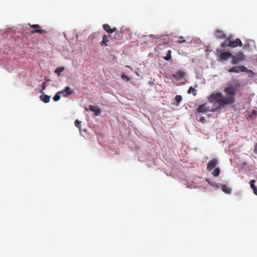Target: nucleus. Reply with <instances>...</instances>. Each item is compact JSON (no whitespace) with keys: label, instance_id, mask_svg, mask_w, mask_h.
Here are the masks:
<instances>
[{"label":"nucleus","instance_id":"16","mask_svg":"<svg viewBox=\"0 0 257 257\" xmlns=\"http://www.w3.org/2000/svg\"><path fill=\"white\" fill-rule=\"evenodd\" d=\"M74 92L73 89H71L69 87H65V97L73 94Z\"/></svg>","mask_w":257,"mask_h":257},{"label":"nucleus","instance_id":"10","mask_svg":"<svg viewBox=\"0 0 257 257\" xmlns=\"http://www.w3.org/2000/svg\"><path fill=\"white\" fill-rule=\"evenodd\" d=\"M215 35L216 38L219 39H225L226 35L221 30H216Z\"/></svg>","mask_w":257,"mask_h":257},{"label":"nucleus","instance_id":"29","mask_svg":"<svg viewBox=\"0 0 257 257\" xmlns=\"http://www.w3.org/2000/svg\"><path fill=\"white\" fill-rule=\"evenodd\" d=\"M46 87V83L45 81H44L42 84V91L45 90Z\"/></svg>","mask_w":257,"mask_h":257},{"label":"nucleus","instance_id":"23","mask_svg":"<svg viewBox=\"0 0 257 257\" xmlns=\"http://www.w3.org/2000/svg\"><path fill=\"white\" fill-rule=\"evenodd\" d=\"M81 122L80 121H79L78 119H76L75 122V126L79 128L80 130H81Z\"/></svg>","mask_w":257,"mask_h":257},{"label":"nucleus","instance_id":"21","mask_svg":"<svg viewBox=\"0 0 257 257\" xmlns=\"http://www.w3.org/2000/svg\"><path fill=\"white\" fill-rule=\"evenodd\" d=\"M175 100L178 103L182 100V97L181 95H177L175 96Z\"/></svg>","mask_w":257,"mask_h":257},{"label":"nucleus","instance_id":"17","mask_svg":"<svg viewBox=\"0 0 257 257\" xmlns=\"http://www.w3.org/2000/svg\"><path fill=\"white\" fill-rule=\"evenodd\" d=\"M188 93H192L194 96H195L197 94V90L193 87L191 86L189 89Z\"/></svg>","mask_w":257,"mask_h":257},{"label":"nucleus","instance_id":"30","mask_svg":"<svg viewBox=\"0 0 257 257\" xmlns=\"http://www.w3.org/2000/svg\"><path fill=\"white\" fill-rule=\"evenodd\" d=\"M253 152L254 153L257 154V144H256L254 146Z\"/></svg>","mask_w":257,"mask_h":257},{"label":"nucleus","instance_id":"31","mask_svg":"<svg viewBox=\"0 0 257 257\" xmlns=\"http://www.w3.org/2000/svg\"><path fill=\"white\" fill-rule=\"evenodd\" d=\"M253 191V193L256 195H257V188L256 187H255L254 188L252 189Z\"/></svg>","mask_w":257,"mask_h":257},{"label":"nucleus","instance_id":"24","mask_svg":"<svg viewBox=\"0 0 257 257\" xmlns=\"http://www.w3.org/2000/svg\"><path fill=\"white\" fill-rule=\"evenodd\" d=\"M196 119L198 121H201V122H204L205 120V119L204 117L200 116H198V115H197Z\"/></svg>","mask_w":257,"mask_h":257},{"label":"nucleus","instance_id":"13","mask_svg":"<svg viewBox=\"0 0 257 257\" xmlns=\"http://www.w3.org/2000/svg\"><path fill=\"white\" fill-rule=\"evenodd\" d=\"M64 92V90L58 92L53 97V100L55 101H58L61 98V94L63 95Z\"/></svg>","mask_w":257,"mask_h":257},{"label":"nucleus","instance_id":"26","mask_svg":"<svg viewBox=\"0 0 257 257\" xmlns=\"http://www.w3.org/2000/svg\"><path fill=\"white\" fill-rule=\"evenodd\" d=\"M96 109V108L95 106L91 105H90L89 106V110H90V111L94 112V111H95Z\"/></svg>","mask_w":257,"mask_h":257},{"label":"nucleus","instance_id":"32","mask_svg":"<svg viewBox=\"0 0 257 257\" xmlns=\"http://www.w3.org/2000/svg\"><path fill=\"white\" fill-rule=\"evenodd\" d=\"M48 81H50V80L49 79H48L47 77H45V81L46 82V83Z\"/></svg>","mask_w":257,"mask_h":257},{"label":"nucleus","instance_id":"3","mask_svg":"<svg viewBox=\"0 0 257 257\" xmlns=\"http://www.w3.org/2000/svg\"><path fill=\"white\" fill-rule=\"evenodd\" d=\"M232 64L236 65L245 60V56L242 52L238 53L235 55H232L231 58Z\"/></svg>","mask_w":257,"mask_h":257},{"label":"nucleus","instance_id":"11","mask_svg":"<svg viewBox=\"0 0 257 257\" xmlns=\"http://www.w3.org/2000/svg\"><path fill=\"white\" fill-rule=\"evenodd\" d=\"M108 36H107L106 34H104L103 36L102 40L101 42L100 43V45L102 47L107 46L108 45Z\"/></svg>","mask_w":257,"mask_h":257},{"label":"nucleus","instance_id":"27","mask_svg":"<svg viewBox=\"0 0 257 257\" xmlns=\"http://www.w3.org/2000/svg\"><path fill=\"white\" fill-rule=\"evenodd\" d=\"M255 183V180H251L250 182V187L253 189L255 187H256L254 185V183Z\"/></svg>","mask_w":257,"mask_h":257},{"label":"nucleus","instance_id":"9","mask_svg":"<svg viewBox=\"0 0 257 257\" xmlns=\"http://www.w3.org/2000/svg\"><path fill=\"white\" fill-rule=\"evenodd\" d=\"M185 76V73L182 71H179L177 72L176 73L173 74L172 76L174 78L177 79H181L184 78Z\"/></svg>","mask_w":257,"mask_h":257},{"label":"nucleus","instance_id":"12","mask_svg":"<svg viewBox=\"0 0 257 257\" xmlns=\"http://www.w3.org/2000/svg\"><path fill=\"white\" fill-rule=\"evenodd\" d=\"M113 39L115 40H121L123 38V33L121 31H115Z\"/></svg>","mask_w":257,"mask_h":257},{"label":"nucleus","instance_id":"2","mask_svg":"<svg viewBox=\"0 0 257 257\" xmlns=\"http://www.w3.org/2000/svg\"><path fill=\"white\" fill-rule=\"evenodd\" d=\"M242 43L239 38H236L235 40H231L230 37L227 38L225 41L221 44V47L224 48L227 47L234 48L237 46L241 47Z\"/></svg>","mask_w":257,"mask_h":257},{"label":"nucleus","instance_id":"6","mask_svg":"<svg viewBox=\"0 0 257 257\" xmlns=\"http://www.w3.org/2000/svg\"><path fill=\"white\" fill-rule=\"evenodd\" d=\"M232 54L229 52H220L219 56V60L221 61H225L227 60L229 58H231Z\"/></svg>","mask_w":257,"mask_h":257},{"label":"nucleus","instance_id":"4","mask_svg":"<svg viewBox=\"0 0 257 257\" xmlns=\"http://www.w3.org/2000/svg\"><path fill=\"white\" fill-rule=\"evenodd\" d=\"M240 71L244 72L253 73L251 70H248L247 68L244 66H234L228 70L229 73L234 72L238 73Z\"/></svg>","mask_w":257,"mask_h":257},{"label":"nucleus","instance_id":"28","mask_svg":"<svg viewBox=\"0 0 257 257\" xmlns=\"http://www.w3.org/2000/svg\"><path fill=\"white\" fill-rule=\"evenodd\" d=\"M101 113V110L99 108H96L95 111H94V113L96 115H98Z\"/></svg>","mask_w":257,"mask_h":257},{"label":"nucleus","instance_id":"19","mask_svg":"<svg viewBox=\"0 0 257 257\" xmlns=\"http://www.w3.org/2000/svg\"><path fill=\"white\" fill-rule=\"evenodd\" d=\"M220 173L219 168H216L215 170L212 172V175L215 177H217Z\"/></svg>","mask_w":257,"mask_h":257},{"label":"nucleus","instance_id":"1","mask_svg":"<svg viewBox=\"0 0 257 257\" xmlns=\"http://www.w3.org/2000/svg\"><path fill=\"white\" fill-rule=\"evenodd\" d=\"M241 84L238 80L232 79L226 84L223 89L224 95L220 92L212 93L208 97L210 102L213 104L214 107L210 110L211 111H217L227 106L231 105L235 102V96L238 92ZM197 111L199 113H204L210 111L207 103L200 105Z\"/></svg>","mask_w":257,"mask_h":257},{"label":"nucleus","instance_id":"15","mask_svg":"<svg viewBox=\"0 0 257 257\" xmlns=\"http://www.w3.org/2000/svg\"><path fill=\"white\" fill-rule=\"evenodd\" d=\"M222 190L226 194H230L231 192V189L225 185H222L221 186Z\"/></svg>","mask_w":257,"mask_h":257},{"label":"nucleus","instance_id":"33","mask_svg":"<svg viewBox=\"0 0 257 257\" xmlns=\"http://www.w3.org/2000/svg\"><path fill=\"white\" fill-rule=\"evenodd\" d=\"M217 52L218 53H220V52H221V50H219V49H217Z\"/></svg>","mask_w":257,"mask_h":257},{"label":"nucleus","instance_id":"25","mask_svg":"<svg viewBox=\"0 0 257 257\" xmlns=\"http://www.w3.org/2000/svg\"><path fill=\"white\" fill-rule=\"evenodd\" d=\"M121 79L123 80H125L126 81H128L130 80V78L127 75L125 74H123L121 75Z\"/></svg>","mask_w":257,"mask_h":257},{"label":"nucleus","instance_id":"8","mask_svg":"<svg viewBox=\"0 0 257 257\" xmlns=\"http://www.w3.org/2000/svg\"><path fill=\"white\" fill-rule=\"evenodd\" d=\"M103 29L109 34H112L115 32L116 31V28L114 27L113 28H111L110 26L108 24H104L102 26Z\"/></svg>","mask_w":257,"mask_h":257},{"label":"nucleus","instance_id":"22","mask_svg":"<svg viewBox=\"0 0 257 257\" xmlns=\"http://www.w3.org/2000/svg\"><path fill=\"white\" fill-rule=\"evenodd\" d=\"M178 44H181L186 42V40L184 39V37L180 36L179 37V40L176 41Z\"/></svg>","mask_w":257,"mask_h":257},{"label":"nucleus","instance_id":"18","mask_svg":"<svg viewBox=\"0 0 257 257\" xmlns=\"http://www.w3.org/2000/svg\"><path fill=\"white\" fill-rule=\"evenodd\" d=\"M172 51L171 50H169L167 51V54L166 56H165L164 58L165 60L169 61L172 58Z\"/></svg>","mask_w":257,"mask_h":257},{"label":"nucleus","instance_id":"14","mask_svg":"<svg viewBox=\"0 0 257 257\" xmlns=\"http://www.w3.org/2000/svg\"><path fill=\"white\" fill-rule=\"evenodd\" d=\"M41 100L43 101L45 103H47L49 102L50 96H48L47 95H45L44 94H43L40 96Z\"/></svg>","mask_w":257,"mask_h":257},{"label":"nucleus","instance_id":"7","mask_svg":"<svg viewBox=\"0 0 257 257\" xmlns=\"http://www.w3.org/2000/svg\"><path fill=\"white\" fill-rule=\"evenodd\" d=\"M218 161L216 159H212L209 161L207 164V170L209 171H211L214 168H215L217 164Z\"/></svg>","mask_w":257,"mask_h":257},{"label":"nucleus","instance_id":"20","mask_svg":"<svg viewBox=\"0 0 257 257\" xmlns=\"http://www.w3.org/2000/svg\"><path fill=\"white\" fill-rule=\"evenodd\" d=\"M64 70V67H58L56 69L55 72L58 75H60V73L63 72Z\"/></svg>","mask_w":257,"mask_h":257},{"label":"nucleus","instance_id":"5","mask_svg":"<svg viewBox=\"0 0 257 257\" xmlns=\"http://www.w3.org/2000/svg\"><path fill=\"white\" fill-rule=\"evenodd\" d=\"M29 25L34 29H36V30H34L31 31V33L35 34V33H39V34H42L43 33H47V32L44 30L40 29L41 26L37 24H34V25Z\"/></svg>","mask_w":257,"mask_h":257}]
</instances>
